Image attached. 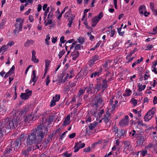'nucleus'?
<instances>
[{
	"mask_svg": "<svg viewBox=\"0 0 157 157\" xmlns=\"http://www.w3.org/2000/svg\"><path fill=\"white\" fill-rule=\"evenodd\" d=\"M23 141L26 143L27 146L31 145L33 144H37L39 143L37 140L36 132L34 130L32 131L29 135L27 139L24 140Z\"/></svg>",
	"mask_w": 157,
	"mask_h": 157,
	"instance_id": "nucleus-1",
	"label": "nucleus"
},
{
	"mask_svg": "<svg viewBox=\"0 0 157 157\" xmlns=\"http://www.w3.org/2000/svg\"><path fill=\"white\" fill-rule=\"evenodd\" d=\"M47 129V128L46 126H44L40 125L37 127L36 130H34L36 132V134H37L36 137L37 140L39 141V143L42 141L44 136L46 135V132L48 131Z\"/></svg>",
	"mask_w": 157,
	"mask_h": 157,
	"instance_id": "nucleus-2",
	"label": "nucleus"
},
{
	"mask_svg": "<svg viewBox=\"0 0 157 157\" xmlns=\"http://www.w3.org/2000/svg\"><path fill=\"white\" fill-rule=\"evenodd\" d=\"M21 118L19 117H14L12 121H8L6 124V128L7 129L15 128L21 123Z\"/></svg>",
	"mask_w": 157,
	"mask_h": 157,
	"instance_id": "nucleus-3",
	"label": "nucleus"
},
{
	"mask_svg": "<svg viewBox=\"0 0 157 157\" xmlns=\"http://www.w3.org/2000/svg\"><path fill=\"white\" fill-rule=\"evenodd\" d=\"M24 21V20L21 18H18L16 19V22H18L19 23H16L14 25L15 29L14 30V33L15 34H16L19 33L20 31L21 30Z\"/></svg>",
	"mask_w": 157,
	"mask_h": 157,
	"instance_id": "nucleus-4",
	"label": "nucleus"
},
{
	"mask_svg": "<svg viewBox=\"0 0 157 157\" xmlns=\"http://www.w3.org/2000/svg\"><path fill=\"white\" fill-rule=\"evenodd\" d=\"M155 109L154 108H152L150 110L144 117V121H148L153 117L155 113Z\"/></svg>",
	"mask_w": 157,
	"mask_h": 157,
	"instance_id": "nucleus-5",
	"label": "nucleus"
},
{
	"mask_svg": "<svg viewBox=\"0 0 157 157\" xmlns=\"http://www.w3.org/2000/svg\"><path fill=\"white\" fill-rule=\"evenodd\" d=\"M124 149L123 151L126 154H128V152L132 151L133 147L131 145L130 143L128 141H125L124 143Z\"/></svg>",
	"mask_w": 157,
	"mask_h": 157,
	"instance_id": "nucleus-6",
	"label": "nucleus"
},
{
	"mask_svg": "<svg viewBox=\"0 0 157 157\" xmlns=\"http://www.w3.org/2000/svg\"><path fill=\"white\" fill-rule=\"evenodd\" d=\"M13 147L11 145L8 146L6 150L5 151L3 154V157H11L13 153Z\"/></svg>",
	"mask_w": 157,
	"mask_h": 157,
	"instance_id": "nucleus-7",
	"label": "nucleus"
},
{
	"mask_svg": "<svg viewBox=\"0 0 157 157\" xmlns=\"http://www.w3.org/2000/svg\"><path fill=\"white\" fill-rule=\"evenodd\" d=\"M70 75L69 73H67L65 75V73H62L59 77V80H60V82L63 83L66 81L72 78H70Z\"/></svg>",
	"mask_w": 157,
	"mask_h": 157,
	"instance_id": "nucleus-8",
	"label": "nucleus"
},
{
	"mask_svg": "<svg viewBox=\"0 0 157 157\" xmlns=\"http://www.w3.org/2000/svg\"><path fill=\"white\" fill-rule=\"evenodd\" d=\"M103 14L102 12L100 13L98 16L94 17L92 19V26L95 27L97 24L100 20L103 17Z\"/></svg>",
	"mask_w": 157,
	"mask_h": 157,
	"instance_id": "nucleus-9",
	"label": "nucleus"
},
{
	"mask_svg": "<svg viewBox=\"0 0 157 157\" xmlns=\"http://www.w3.org/2000/svg\"><path fill=\"white\" fill-rule=\"evenodd\" d=\"M85 146V144L81 141L75 143L74 147V152H76L78 151L80 149L84 147Z\"/></svg>",
	"mask_w": 157,
	"mask_h": 157,
	"instance_id": "nucleus-10",
	"label": "nucleus"
},
{
	"mask_svg": "<svg viewBox=\"0 0 157 157\" xmlns=\"http://www.w3.org/2000/svg\"><path fill=\"white\" fill-rule=\"evenodd\" d=\"M13 148V150L16 151L19 149L21 145V140L20 139H17L15 142L11 144L10 145Z\"/></svg>",
	"mask_w": 157,
	"mask_h": 157,
	"instance_id": "nucleus-11",
	"label": "nucleus"
},
{
	"mask_svg": "<svg viewBox=\"0 0 157 157\" xmlns=\"http://www.w3.org/2000/svg\"><path fill=\"white\" fill-rule=\"evenodd\" d=\"M129 122L128 116L126 115L119 122V124L121 127H123L127 125Z\"/></svg>",
	"mask_w": 157,
	"mask_h": 157,
	"instance_id": "nucleus-12",
	"label": "nucleus"
},
{
	"mask_svg": "<svg viewBox=\"0 0 157 157\" xmlns=\"http://www.w3.org/2000/svg\"><path fill=\"white\" fill-rule=\"evenodd\" d=\"M71 122L70 116L69 115H68L63 119L62 125L63 126H67L70 124Z\"/></svg>",
	"mask_w": 157,
	"mask_h": 157,
	"instance_id": "nucleus-13",
	"label": "nucleus"
},
{
	"mask_svg": "<svg viewBox=\"0 0 157 157\" xmlns=\"http://www.w3.org/2000/svg\"><path fill=\"white\" fill-rule=\"evenodd\" d=\"M109 102V105L111 106V109L112 110H113L116 108L117 107V103L118 102V101L116 100L114 101V102L113 99H111L110 100Z\"/></svg>",
	"mask_w": 157,
	"mask_h": 157,
	"instance_id": "nucleus-14",
	"label": "nucleus"
},
{
	"mask_svg": "<svg viewBox=\"0 0 157 157\" xmlns=\"http://www.w3.org/2000/svg\"><path fill=\"white\" fill-rule=\"evenodd\" d=\"M110 118V114L109 111H107L104 115V117L103 118L106 124H107L109 123V121Z\"/></svg>",
	"mask_w": 157,
	"mask_h": 157,
	"instance_id": "nucleus-15",
	"label": "nucleus"
},
{
	"mask_svg": "<svg viewBox=\"0 0 157 157\" xmlns=\"http://www.w3.org/2000/svg\"><path fill=\"white\" fill-rule=\"evenodd\" d=\"M37 79V78L36 76V71L35 70H33L32 75V80L30 81L29 83L31 84L32 82H34L33 84V85H34Z\"/></svg>",
	"mask_w": 157,
	"mask_h": 157,
	"instance_id": "nucleus-16",
	"label": "nucleus"
},
{
	"mask_svg": "<svg viewBox=\"0 0 157 157\" xmlns=\"http://www.w3.org/2000/svg\"><path fill=\"white\" fill-rule=\"evenodd\" d=\"M99 59V57L97 55H94L92 56L91 59L90 60L89 64L90 65H93L95 62Z\"/></svg>",
	"mask_w": 157,
	"mask_h": 157,
	"instance_id": "nucleus-17",
	"label": "nucleus"
},
{
	"mask_svg": "<svg viewBox=\"0 0 157 157\" xmlns=\"http://www.w3.org/2000/svg\"><path fill=\"white\" fill-rule=\"evenodd\" d=\"M35 117L34 114H31L27 116L24 119L25 122L29 123L30 121H32Z\"/></svg>",
	"mask_w": 157,
	"mask_h": 157,
	"instance_id": "nucleus-18",
	"label": "nucleus"
},
{
	"mask_svg": "<svg viewBox=\"0 0 157 157\" xmlns=\"http://www.w3.org/2000/svg\"><path fill=\"white\" fill-rule=\"evenodd\" d=\"M79 56V53L78 51L74 50L71 53V56L73 60L76 59Z\"/></svg>",
	"mask_w": 157,
	"mask_h": 157,
	"instance_id": "nucleus-19",
	"label": "nucleus"
},
{
	"mask_svg": "<svg viewBox=\"0 0 157 157\" xmlns=\"http://www.w3.org/2000/svg\"><path fill=\"white\" fill-rule=\"evenodd\" d=\"M146 10L145 6L144 5H140L139 8V11L140 15H142L144 13V12Z\"/></svg>",
	"mask_w": 157,
	"mask_h": 157,
	"instance_id": "nucleus-20",
	"label": "nucleus"
},
{
	"mask_svg": "<svg viewBox=\"0 0 157 157\" xmlns=\"http://www.w3.org/2000/svg\"><path fill=\"white\" fill-rule=\"evenodd\" d=\"M34 43V41L32 40H28L24 44V45L26 47H29L30 45H32Z\"/></svg>",
	"mask_w": 157,
	"mask_h": 157,
	"instance_id": "nucleus-21",
	"label": "nucleus"
},
{
	"mask_svg": "<svg viewBox=\"0 0 157 157\" xmlns=\"http://www.w3.org/2000/svg\"><path fill=\"white\" fill-rule=\"evenodd\" d=\"M94 86H93V84H89V86L88 89L87 90V93H94Z\"/></svg>",
	"mask_w": 157,
	"mask_h": 157,
	"instance_id": "nucleus-22",
	"label": "nucleus"
},
{
	"mask_svg": "<svg viewBox=\"0 0 157 157\" xmlns=\"http://www.w3.org/2000/svg\"><path fill=\"white\" fill-rule=\"evenodd\" d=\"M137 87L138 88V91L139 92H141L143 90L145 89L146 88V86L145 85H143L140 83L137 84Z\"/></svg>",
	"mask_w": 157,
	"mask_h": 157,
	"instance_id": "nucleus-23",
	"label": "nucleus"
},
{
	"mask_svg": "<svg viewBox=\"0 0 157 157\" xmlns=\"http://www.w3.org/2000/svg\"><path fill=\"white\" fill-rule=\"evenodd\" d=\"M132 91L129 89H126L125 90V92L123 94L124 96L129 97L131 94Z\"/></svg>",
	"mask_w": 157,
	"mask_h": 157,
	"instance_id": "nucleus-24",
	"label": "nucleus"
},
{
	"mask_svg": "<svg viewBox=\"0 0 157 157\" xmlns=\"http://www.w3.org/2000/svg\"><path fill=\"white\" fill-rule=\"evenodd\" d=\"M101 86V84H97L94 86V93L96 94L100 89Z\"/></svg>",
	"mask_w": 157,
	"mask_h": 157,
	"instance_id": "nucleus-25",
	"label": "nucleus"
},
{
	"mask_svg": "<svg viewBox=\"0 0 157 157\" xmlns=\"http://www.w3.org/2000/svg\"><path fill=\"white\" fill-rule=\"evenodd\" d=\"M98 123L96 122H94L93 123L90 124L89 126V129L93 130L98 125Z\"/></svg>",
	"mask_w": 157,
	"mask_h": 157,
	"instance_id": "nucleus-26",
	"label": "nucleus"
},
{
	"mask_svg": "<svg viewBox=\"0 0 157 157\" xmlns=\"http://www.w3.org/2000/svg\"><path fill=\"white\" fill-rule=\"evenodd\" d=\"M107 80L106 79H105L103 81V83L101 87L102 89H103V90H104L107 87L108 85L107 84Z\"/></svg>",
	"mask_w": 157,
	"mask_h": 157,
	"instance_id": "nucleus-27",
	"label": "nucleus"
},
{
	"mask_svg": "<svg viewBox=\"0 0 157 157\" xmlns=\"http://www.w3.org/2000/svg\"><path fill=\"white\" fill-rule=\"evenodd\" d=\"M97 101V103L95 104V105L96 106V107H98V106L99 105H101L102 103V100L101 98H99L96 99Z\"/></svg>",
	"mask_w": 157,
	"mask_h": 157,
	"instance_id": "nucleus-28",
	"label": "nucleus"
},
{
	"mask_svg": "<svg viewBox=\"0 0 157 157\" xmlns=\"http://www.w3.org/2000/svg\"><path fill=\"white\" fill-rule=\"evenodd\" d=\"M44 23L45 26H47L49 24H51L52 22V19L50 18H47V21L45 19H44Z\"/></svg>",
	"mask_w": 157,
	"mask_h": 157,
	"instance_id": "nucleus-29",
	"label": "nucleus"
},
{
	"mask_svg": "<svg viewBox=\"0 0 157 157\" xmlns=\"http://www.w3.org/2000/svg\"><path fill=\"white\" fill-rule=\"evenodd\" d=\"M124 132H125L124 130H121L118 131L115 136L119 137H121L124 135Z\"/></svg>",
	"mask_w": 157,
	"mask_h": 157,
	"instance_id": "nucleus-30",
	"label": "nucleus"
},
{
	"mask_svg": "<svg viewBox=\"0 0 157 157\" xmlns=\"http://www.w3.org/2000/svg\"><path fill=\"white\" fill-rule=\"evenodd\" d=\"M31 147H29V148L23 151H22V155L25 156L29 154V151H31Z\"/></svg>",
	"mask_w": 157,
	"mask_h": 157,
	"instance_id": "nucleus-31",
	"label": "nucleus"
},
{
	"mask_svg": "<svg viewBox=\"0 0 157 157\" xmlns=\"http://www.w3.org/2000/svg\"><path fill=\"white\" fill-rule=\"evenodd\" d=\"M45 62V71H47L48 70L49 66L50 64L49 61L48 59H46Z\"/></svg>",
	"mask_w": 157,
	"mask_h": 157,
	"instance_id": "nucleus-32",
	"label": "nucleus"
},
{
	"mask_svg": "<svg viewBox=\"0 0 157 157\" xmlns=\"http://www.w3.org/2000/svg\"><path fill=\"white\" fill-rule=\"evenodd\" d=\"M21 98L23 99L26 100L29 98L28 97V95H26L25 93H21L20 95Z\"/></svg>",
	"mask_w": 157,
	"mask_h": 157,
	"instance_id": "nucleus-33",
	"label": "nucleus"
},
{
	"mask_svg": "<svg viewBox=\"0 0 157 157\" xmlns=\"http://www.w3.org/2000/svg\"><path fill=\"white\" fill-rule=\"evenodd\" d=\"M111 61L110 60H108L105 62V64L103 65V67L105 68H108V67H110Z\"/></svg>",
	"mask_w": 157,
	"mask_h": 157,
	"instance_id": "nucleus-34",
	"label": "nucleus"
},
{
	"mask_svg": "<svg viewBox=\"0 0 157 157\" xmlns=\"http://www.w3.org/2000/svg\"><path fill=\"white\" fill-rule=\"evenodd\" d=\"M6 21L5 19H3L0 23V29H2L3 27L6 24Z\"/></svg>",
	"mask_w": 157,
	"mask_h": 157,
	"instance_id": "nucleus-35",
	"label": "nucleus"
},
{
	"mask_svg": "<svg viewBox=\"0 0 157 157\" xmlns=\"http://www.w3.org/2000/svg\"><path fill=\"white\" fill-rule=\"evenodd\" d=\"M60 98V95L59 94H56L55 96L53 97L52 99L57 102L59 101Z\"/></svg>",
	"mask_w": 157,
	"mask_h": 157,
	"instance_id": "nucleus-36",
	"label": "nucleus"
},
{
	"mask_svg": "<svg viewBox=\"0 0 157 157\" xmlns=\"http://www.w3.org/2000/svg\"><path fill=\"white\" fill-rule=\"evenodd\" d=\"M137 50V49L136 48H135L134 50L131 51L130 53L127 56L126 58H128L132 56V54H134Z\"/></svg>",
	"mask_w": 157,
	"mask_h": 157,
	"instance_id": "nucleus-37",
	"label": "nucleus"
},
{
	"mask_svg": "<svg viewBox=\"0 0 157 157\" xmlns=\"http://www.w3.org/2000/svg\"><path fill=\"white\" fill-rule=\"evenodd\" d=\"M50 7H48L47 9L46 10H44L45 12L44 14V19H46L47 17L48 13L49 12L50 9Z\"/></svg>",
	"mask_w": 157,
	"mask_h": 157,
	"instance_id": "nucleus-38",
	"label": "nucleus"
},
{
	"mask_svg": "<svg viewBox=\"0 0 157 157\" xmlns=\"http://www.w3.org/2000/svg\"><path fill=\"white\" fill-rule=\"evenodd\" d=\"M78 42L81 44H83L84 42V39L83 37H79L77 39Z\"/></svg>",
	"mask_w": 157,
	"mask_h": 157,
	"instance_id": "nucleus-39",
	"label": "nucleus"
},
{
	"mask_svg": "<svg viewBox=\"0 0 157 157\" xmlns=\"http://www.w3.org/2000/svg\"><path fill=\"white\" fill-rule=\"evenodd\" d=\"M71 10L69 9L68 11L66 12L64 15V17H65L67 18L69 17L71 14Z\"/></svg>",
	"mask_w": 157,
	"mask_h": 157,
	"instance_id": "nucleus-40",
	"label": "nucleus"
},
{
	"mask_svg": "<svg viewBox=\"0 0 157 157\" xmlns=\"http://www.w3.org/2000/svg\"><path fill=\"white\" fill-rule=\"evenodd\" d=\"M68 73L70 74V78H72L74 76V70L72 69H71L68 71Z\"/></svg>",
	"mask_w": 157,
	"mask_h": 157,
	"instance_id": "nucleus-41",
	"label": "nucleus"
},
{
	"mask_svg": "<svg viewBox=\"0 0 157 157\" xmlns=\"http://www.w3.org/2000/svg\"><path fill=\"white\" fill-rule=\"evenodd\" d=\"M104 113V110L103 109L101 110L100 111V113H98V116L96 118V119L97 120H99L100 119L101 116Z\"/></svg>",
	"mask_w": 157,
	"mask_h": 157,
	"instance_id": "nucleus-42",
	"label": "nucleus"
},
{
	"mask_svg": "<svg viewBox=\"0 0 157 157\" xmlns=\"http://www.w3.org/2000/svg\"><path fill=\"white\" fill-rule=\"evenodd\" d=\"M65 53V51L64 49L62 50L61 51H60L58 54L59 59L61 58L62 56Z\"/></svg>",
	"mask_w": 157,
	"mask_h": 157,
	"instance_id": "nucleus-43",
	"label": "nucleus"
},
{
	"mask_svg": "<svg viewBox=\"0 0 157 157\" xmlns=\"http://www.w3.org/2000/svg\"><path fill=\"white\" fill-rule=\"evenodd\" d=\"M50 39V37L48 34L46 36V38L45 39L46 44L47 45H48L49 44V43L48 41Z\"/></svg>",
	"mask_w": 157,
	"mask_h": 157,
	"instance_id": "nucleus-44",
	"label": "nucleus"
},
{
	"mask_svg": "<svg viewBox=\"0 0 157 157\" xmlns=\"http://www.w3.org/2000/svg\"><path fill=\"white\" fill-rule=\"evenodd\" d=\"M86 87L84 90H82V89H81L79 90V92L78 93V96L79 97H80L81 95L84 92L85 90L86 89Z\"/></svg>",
	"mask_w": 157,
	"mask_h": 157,
	"instance_id": "nucleus-45",
	"label": "nucleus"
},
{
	"mask_svg": "<svg viewBox=\"0 0 157 157\" xmlns=\"http://www.w3.org/2000/svg\"><path fill=\"white\" fill-rule=\"evenodd\" d=\"M131 102L135 106L137 104V101L134 98H132L131 99Z\"/></svg>",
	"mask_w": 157,
	"mask_h": 157,
	"instance_id": "nucleus-46",
	"label": "nucleus"
},
{
	"mask_svg": "<svg viewBox=\"0 0 157 157\" xmlns=\"http://www.w3.org/2000/svg\"><path fill=\"white\" fill-rule=\"evenodd\" d=\"M2 47L4 52L6 51L9 48V47L8 46V45H3Z\"/></svg>",
	"mask_w": 157,
	"mask_h": 157,
	"instance_id": "nucleus-47",
	"label": "nucleus"
},
{
	"mask_svg": "<svg viewBox=\"0 0 157 157\" xmlns=\"http://www.w3.org/2000/svg\"><path fill=\"white\" fill-rule=\"evenodd\" d=\"M81 45L80 44H76L75 47V49L77 50H78L81 49Z\"/></svg>",
	"mask_w": 157,
	"mask_h": 157,
	"instance_id": "nucleus-48",
	"label": "nucleus"
},
{
	"mask_svg": "<svg viewBox=\"0 0 157 157\" xmlns=\"http://www.w3.org/2000/svg\"><path fill=\"white\" fill-rule=\"evenodd\" d=\"M137 123L139 125L143 126L144 125L143 121L140 118L138 119Z\"/></svg>",
	"mask_w": 157,
	"mask_h": 157,
	"instance_id": "nucleus-49",
	"label": "nucleus"
},
{
	"mask_svg": "<svg viewBox=\"0 0 157 157\" xmlns=\"http://www.w3.org/2000/svg\"><path fill=\"white\" fill-rule=\"evenodd\" d=\"M32 60L35 63H38L39 62V60L36 59V57H32Z\"/></svg>",
	"mask_w": 157,
	"mask_h": 157,
	"instance_id": "nucleus-50",
	"label": "nucleus"
},
{
	"mask_svg": "<svg viewBox=\"0 0 157 157\" xmlns=\"http://www.w3.org/2000/svg\"><path fill=\"white\" fill-rule=\"evenodd\" d=\"M50 80L49 79V77L48 75H47V77L46 79V86L48 85L49 83L50 82Z\"/></svg>",
	"mask_w": 157,
	"mask_h": 157,
	"instance_id": "nucleus-51",
	"label": "nucleus"
},
{
	"mask_svg": "<svg viewBox=\"0 0 157 157\" xmlns=\"http://www.w3.org/2000/svg\"><path fill=\"white\" fill-rule=\"evenodd\" d=\"M53 13H52V10H51L48 15V18L52 19L53 17Z\"/></svg>",
	"mask_w": 157,
	"mask_h": 157,
	"instance_id": "nucleus-52",
	"label": "nucleus"
},
{
	"mask_svg": "<svg viewBox=\"0 0 157 157\" xmlns=\"http://www.w3.org/2000/svg\"><path fill=\"white\" fill-rule=\"evenodd\" d=\"M91 119L89 115H87L86 117V122H90L91 121Z\"/></svg>",
	"mask_w": 157,
	"mask_h": 157,
	"instance_id": "nucleus-53",
	"label": "nucleus"
},
{
	"mask_svg": "<svg viewBox=\"0 0 157 157\" xmlns=\"http://www.w3.org/2000/svg\"><path fill=\"white\" fill-rule=\"evenodd\" d=\"M141 154L143 156H144L147 154V151L146 150H144L141 152Z\"/></svg>",
	"mask_w": 157,
	"mask_h": 157,
	"instance_id": "nucleus-54",
	"label": "nucleus"
},
{
	"mask_svg": "<svg viewBox=\"0 0 157 157\" xmlns=\"http://www.w3.org/2000/svg\"><path fill=\"white\" fill-rule=\"evenodd\" d=\"M56 102L53 99H52L51 101L50 102V105L51 107L55 105Z\"/></svg>",
	"mask_w": 157,
	"mask_h": 157,
	"instance_id": "nucleus-55",
	"label": "nucleus"
},
{
	"mask_svg": "<svg viewBox=\"0 0 157 157\" xmlns=\"http://www.w3.org/2000/svg\"><path fill=\"white\" fill-rule=\"evenodd\" d=\"M25 93L26 94V95H28V97H29V96L31 95L32 94L31 91H29L28 90H26L25 91Z\"/></svg>",
	"mask_w": 157,
	"mask_h": 157,
	"instance_id": "nucleus-56",
	"label": "nucleus"
},
{
	"mask_svg": "<svg viewBox=\"0 0 157 157\" xmlns=\"http://www.w3.org/2000/svg\"><path fill=\"white\" fill-rule=\"evenodd\" d=\"M153 47V45L152 44H149L146 47V50H150Z\"/></svg>",
	"mask_w": 157,
	"mask_h": 157,
	"instance_id": "nucleus-57",
	"label": "nucleus"
},
{
	"mask_svg": "<svg viewBox=\"0 0 157 157\" xmlns=\"http://www.w3.org/2000/svg\"><path fill=\"white\" fill-rule=\"evenodd\" d=\"M63 155L65 157H71V154H68L67 152H65L63 154Z\"/></svg>",
	"mask_w": 157,
	"mask_h": 157,
	"instance_id": "nucleus-58",
	"label": "nucleus"
},
{
	"mask_svg": "<svg viewBox=\"0 0 157 157\" xmlns=\"http://www.w3.org/2000/svg\"><path fill=\"white\" fill-rule=\"evenodd\" d=\"M14 44V43L12 41H9L8 42V44L6 45H8V46H11L12 45H13Z\"/></svg>",
	"mask_w": 157,
	"mask_h": 157,
	"instance_id": "nucleus-59",
	"label": "nucleus"
},
{
	"mask_svg": "<svg viewBox=\"0 0 157 157\" xmlns=\"http://www.w3.org/2000/svg\"><path fill=\"white\" fill-rule=\"evenodd\" d=\"M75 135L76 134L75 133H72L69 135V138L70 139L73 138L75 137Z\"/></svg>",
	"mask_w": 157,
	"mask_h": 157,
	"instance_id": "nucleus-60",
	"label": "nucleus"
},
{
	"mask_svg": "<svg viewBox=\"0 0 157 157\" xmlns=\"http://www.w3.org/2000/svg\"><path fill=\"white\" fill-rule=\"evenodd\" d=\"M115 34V31L114 30H112L110 32V36L112 37L114 36Z\"/></svg>",
	"mask_w": 157,
	"mask_h": 157,
	"instance_id": "nucleus-61",
	"label": "nucleus"
},
{
	"mask_svg": "<svg viewBox=\"0 0 157 157\" xmlns=\"http://www.w3.org/2000/svg\"><path fill=\"white\" fill-rule=\"evenodd\" d=\"M60 41L61 43H63L66 41L64 40V37L63 36H61L60 38Z\"/></svg>",
	"mask_w": 157,
	"mask_h": 157,
	"instance_id": "nucleus-62",
	"label": "nucleus"
},
{
	"mask_svg": "<svg viewBox=\"0 0 157 157\" xmlns=\"http://www.w3.org/2000/svg\"><path fill=\"white\" fill-rule=\"evenodd\" d=\"M29 20L30 22H33L34 20L33 16L32 15H30L29 17Z\"/></svg>",
	"mask_w": 157,
	"mask_h": 157,
	"instance_id": "nucleus-63",
	"label": "nucleus"
},
{
	"mask_svg": "<svg viewBox=\"0 0 157 157\" xmlns=\"http://www.w3.org/2000/svg\"><path fill=\"white\" fill-rule=\"evenodd\" d=\"M113 131L115 132V135H116L117 133L119 131L118 130V128L115 127H114L113 129Z\"/></svg>",
	"mask_w": 157,
	"mask_h": 157,
	"instance_id": "nucleus-64",
	"label": "nucleus"
}]
</instances>
